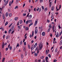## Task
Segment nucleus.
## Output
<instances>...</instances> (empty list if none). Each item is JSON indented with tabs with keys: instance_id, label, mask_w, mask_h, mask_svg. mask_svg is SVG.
I'll use <instances>...</instances> for the list:
<instances>
[{
	"instance_id": "nucleus-1",
	"label": "nucleus",
	"mask_w": 62,
	"mask_h": 62,
	"mask_svg": "<svg viewBox=\"0 0 62 62\" xmlns=\"http://www.w3.org/2000/svg\"><path fill=\"white\" fill-rule=\"evenodd\" d=\"M42 43L41 42H40V43L39 44V47H40V48H39V50H40L41 49H42V46H43V45H42Z\"/></svg>"
},
{
	"instance_id": "nucleus-2",
	"label": "nucleus",
	"mask_w": 62,
	"mask_h": 62,
	"mask_svg": "<svg viewBox=\"0 0 62 62\" xmlns=\"http://www.w3.org/2000/svg\"><path fill=\"white\" fill-rule=\"evenodd\" d=\"M32 22V20H28L27 21H26V24H28V23H31Z\"/></svg>"
},
{
	"instance_id": "nucleus-3",
	"label": "nucleus",
	"mask_w": 62,
	"mask_h": 62,
	"mask_svg": "<svg viewBox=\"0 0 62 62\" xmlns=\"http://www.w3.org/2000/svg\"><path fill=\"white\" fill-rule=\"evenodd\" d=\"M52 28L53 32H54L55 31L54 30V25H53L52 27Z\"/></svg>"
},
{
	"instance_id": "nucleus-4",
	"label": "nucleus",
	"mask_w": 62,
	"mask_h": 62,
	"mask_svg": "<svg viewBox=\"0 0 62 62\" xmlns=\"http://www.w3.org/2000/svg\"><path fill=\"white\" fill-rule=\"evenodd\" d=\"M42 35L43 36H45V32H43L42 33Z\"/></svg>"
},
{
	"instance_id": "nucleus-5",
	"label": "nucleus",
	"mask_w": 62,
	"mask_h": 62,
	"mask_svg": "<svg viewBox=\"0 0 62 62\" xmlns=\"http://www.w3.org/2000/svg\"><path fill=\"white\" fill-rule=\"evenodd\" d=\"M38 29H36L35 30V34H37V33L38 32Z\"/></svg>"
},
{
	"instance_id": "nucleus-6",
	"label": "nucleus",
	"mask_w": 62,
	"mask_h": 62,
	"mask_svg": "<svg viewBox=\"0 0 62 62\" xmlns=\"http://www.w3.org/2000/svg\"><path fill=\"white\" fill-rule=\"evenodd\" d=\"M49 5L50 8H51V6H52V2H50L49 3Z\"/></svg>"
},
{
	"instance_id": "nucleus-7",
	"label": "nucleus",
	"mask_w": 62,
	"mask_h": 62,
	"mask_svg": "<svg viewBox=\"0 0 62 62\" xmlns=\"http://www.w3.org/2000/svg\"><path fill=\"white\" fill-rule=\"evenodd\" d=\"M37 43H36L34 46V48H36L37 47Z\"/></svg>"
},
{
	"instance_id": "nucleus-8",
	"label": "nucleus",
	"mask_w": 62,
	"mask_h": 62,
	"mask_svg": "<svg viewBox=\"0 0 62 62\" xmlns=\"http://www.w3.org/2000/svg\"><path fill=\"white\" fill-rule=\"evenodd\" d=\"M38 23V21H35V23H34V25H35V26H36V25H37V23Z\"/></svg>"
},
{
	"instance_id": "nucleus-9",
	"label": "nucleus",
	"mask_w": 62,
	"mask_h": 62,
	"mask_svg": "<svg viewBox=\"0 0 62 62\" xmlns=\"http://www.w3.org/2000/svg\"><path fill=\"white\" fill-rule=\"evenodd\" d=\"M56 37H57V38H58L59 37V34H58V32H57V34L56 36Z\"/></svg>"
},
{
	"instance_id": "nucleus-10",
	"label": "nucleus",
	"mask_w": 62,
	"mask_h": 62,
	"mask_svg": "<svg viewBox=\"0 0 62 62\" xmlns=\"http://www.w3.org/2000/svg\"><path fill=\"white\" fill-rule=\"evenodd\" d=\"M18 19V17H15V21H17Z\"/></svg>"
},
{
	"instance_id": "nucleus-11",
	"label": "nucleus",
	"mask_w": 62,
	"mask_h": 62,
	"mask_svg": "<svg viewBox=\"0 0 62 62\" xmlns=\"http://www.w3.org/2000/svg\"><path fill=\"white\" fill-rule=\"evenodd\" d=\"M5 45V44H4V42H3V43L2 45V48H4V47Z\"/></svg>"
},
{
	"instance_id": "nucleus-12",
	"label": "nucleus",
	"mask_w": 62,
	"mask_h": 62,
	"mask_svg": "<svg viewBox=\"0 0 62 62\" xmlns=\"http://www.w3.org/2000/svg\"><path fill=\"white\" fill-rule=\"evenodd\" d=\"M42 26L41 27H39V29H41V30H42Z\"/></svg>"
},
{
	"instance_id": "nucleus-13",
	"label": "nucleus",
	"mask_w": 62,
	"mask_h": 62,
	"mask_svg": "<svg viewBox=\"0 0 62 62\" xmlns=\"http://www.w3.org/2000/svg\"><path fill=\"white\" fill-rule=\"evenodd\" d=\"M33 45H32L31 46V49L32 50H33L34 48V47H33Z\"/></svg>"
},
{
	"instance_id": "nucleus-14",
	"label": "nucleus",
	"mask_w": 62,
	"mask_h": 62,
	"mask_svg": "<svg viewBox=\"0 0 62 62\" xmlns=\"http://www.w3.org/2000/svg\"><path fill=\"white\" fill-rule=\"evenodd\" d=\"M48 57H46L45 60L46 61H48Z\"/></svg>"
},
{
	"instance_id": "nucleus-15",
	"label": "nucleus",
	"mask_w": 62,
	"mask_h": 62,
	"mask_svg": "<svg viewBox=\"0 0 62 62\" xmlns=\"http://www.w3.org/2000/svg\"><path fill=\"white\" fill-rule=\"evenodd\" d=\"M14 26H12L11 27V29H12V30H14Z\"/></svg>"
},
{
	"instance_id": "nucleus-16",
	"label": "nucleus",
	"mask_w": 62,
	"mask_h": 62,
	"mask_svg": "<svg viewBox=\"0 0 62 62\" xmlns=\"http://www.w3.org/2000/svg\"><path fill=\"white\" fill-rule=\"evenodd\" d=\"M54 9V6H53L51 10H53Z\"/></svg>"
},
{
	"instance_id": "nucleus-17",
	"label": "nucleus",
	"mask_w": 62,
	"mask_h": 62,
	"mask_svg": "<svg viewBox=\"0 0 62 62\" xmlns=\"http://www.w3.org/2000/svg\"><path fill=\"white\" fill-rule=\"evenodd\" d=\"M62 40H61V41L59 44L60 45H62Z\"/></svg>"
},
{
	"instance_id": "nucleus-18",
	"label": "nucleus",
	"mask_w": 62,
	"mask_h": 62,
	"mask_svg": "<svg viewBox=\"0 0 62 62\" xmlns=\"http://www.w3.org/2000/svg\"><path fill=\"white\" fill-rule=\"evenodd\" d=\"M19 21H20V24H21L22 23V20H19Z\"/></svg>"
},
{
	"instance_id": "nucleus-19",
	"label": "nucleus",
	"mask_w": 62,
	"mask_h": 62,
	"mask_svg": "<svg viewBox=\"0 0 62 62\" xmlns=\"http://www.w3.org/2000/svg\"><path fill=\"white\" fill-rule=\"evenodd\" d=\"M33 25V23H31L29 25V27H30V26H31V25Z\"/></svg>"
},
{
	"instance_id": "nucleus-20",
	"label": "nucleus",
	"mask_w": 62,
	"mask_h": 62,
	"mask_svg": "<svg viewBox=\"0 0 62 62\" xmlns=\"http://www.w3.org/2000/svg\"><path fill=\"white\" fill-rule=\"evenodd\" d=\"M8 13H6V17H8Z\"/></svg>"
},
{
	"instance_id": "nucleus-21",
	"label": "nucleus",
	"mask_w": 62,
	"mask_h": 62,
	"mask_svg": "<svg viewBox=\"0 0 62 62\" xmlns=\"http://www.w3.org/2000/svg\"><path fill=\"white\" fill-rule=\"evenodd\" d=\"M58 51V49H57V48H56L55 50V53H57V52Z\"/></svg>"
},
{
	"instance_id": "nucleus-22",
	"label": "nucleus",
	"mask_w": 62,
	"mask_h": 62,
	"mask_svg": "<svg viewBox=\"0 0 62 62\" xmlns=\"http://www.w3.org/2000/svg\"><path fill=\"white\" fill-rule=\"evenodd\" d=\"M49 28H52V25H51V24H49Z\"/></svg>"
},
{
	"instance_id": "nucleus-23",
	"label": "nucleus",
	"mask_w": 62,
	"mask_h": 62,
	"mask_svg": "<svg viewBox=\"0 0 62 62\" xmlns=\"http://www.w3.org/2000/svg\"><path fill=\"white\" fill-rule=\"evenodd\" d=\"M9 38V36H7L6 37V39H8Z\"/></svg>"
},
{
	"instance_id": "nucleus-24",
	"label": "nucleus",
	"mask_w": 62,
	"mask_h": 62,
	"mask_svg": "<svg viewBox=\"0 0 62 62\" xmlns=\"http://www.w3.org/2000/svg\"><path fill=\"white\" fill-rule=\"evenodd\" d=\"M60 51H59L57 53V55H59V53H60Z\"/></svg>"
},
{
	"instance_id": "nucleus-25",
	"label": "nucleus",
	"mask_w": 62,
	"mask_h": 62,
	"mask_svg": "<svg viewBox=\"0 0 62 62\" xmlns=\"http://www.w3.org/2000/svg\"><path fill=\"white\" fill-rule=\"evenodd\" d=\"M53 18H54V14H53L51 16V19H53Z\"/></svg>"
},
{
	"instance_id": "nucleus-26",
	"label": "nucleus",
	"mask_w": 62,
	"mask_h": 62,
	"mask_svg": "<svg viewBox=\"0 0 62 62\" xmlns=\"http://www.w3.org/2000/svg\"><path fill=\"white\" fill-rule=\"evenodd\" d=\"M20 45H22V44H23V41L22 40H21L20 41Z\"/></svg>"
},
{
	"instance_id": "nucleus-27",
	"label": "nucleus",
	"mask_w": 62,
	"mask_h": 62,
	"mask_svg": "<svg viewBox=\"0 0 62 62\" xmlns=\"http://www.w3.org/2000/svg\"><path fill=\"white\" fill-rule=\"evenodd\" d=\"M2 57L1 56V52H0V59H1V57Z\"/></svg>"
},
{
	"instance_id": "nucleus-28",
	"label": "nucleus",
	"mask_w": 62,
	"mask_h": 62,
	"mask_svg": "<svg viewBox=\"0 0 62 62\" xmlns=\"http://www.w3.org/2000/svg\"><path fill=\"white\" fill-rule=\"evenodd\" d=\"M5 58H3V59H2V62H4V60H5Z\"/></svg>"
},
{
	"instance_id": "nucleus-29",
	"label": "nucleus",
	"mask_w": 62,
	"mask_h": 62,
	"mask_svg": "<svg viewBox=\"0 0 62 62\" xmlns=\"http://www.w3.org/2000/svg\"><path fill=\"white\" fill-rule=\"evenodd\" d=\"M33 36H34V31H32V37H33Z\"/></svg>"
},
{
	"instance_id": "nucleus-30",
	"label": "nucleus",
	"mask_w": 62,
	"mask_h": 62,
	"mask_svg": "<svg viewBox=\"0 0 62 62\" xmlns=\"http://www.w3.org/2000/svg\"><path fill=\"white\" fill-rule=\"evenodd\" d=\"M23 54H21V58H23Z\"/></svg>"
},
{
	"instance_id": "nucleus-31",
	"label": "nucleus",
	"mask_w": 62,
	"mask_h": 62,
	"mask_svg": "<svg viewBox=\"0 0 62 62\" xmlns=\"http://www.w3.org/2000/svg\"><path fill=\"white\" fill-rule=\"evenodd\" d=\"M8 24V22H7L5 24V25L6 26Z\"/></svg>"
},
{
	"instance_id": "nucleus-32",
	"label": "nucleus",
	"mask_w": 62,
	"mask_h": 62,
	"mask_svg": "<svg viewBox=\"0 0 62 62\" xmlns=\"http://www.w3.org/2000/svg\"><path fill=\"white\" fill-rule=\"evenodd\" d=\"M9 15V17H11V16H12V14H11V13Z\"/></svg>"
},
{
	"instance_id": "nucleus-33",
	"label": "nucleus",
	"mask_w": 62,
	"mask_h": 62,
	"mask_svg": "<svg viewBox=\"0 0 62 62\" xmlns=\"http://www.w3.org/2000/svg\"><path fill=\"white\" fill-rule=\"evenodd\" d=\"M11 29H10L8 31V33L9 34H10V32L11 31Z\"/></svg>"
},
{
	"instance_id": "nucleus-34",
	"label": "nucleus",
	"mask_w": 62,
	"mask_h": 62,
	"mask_svg": "<svg viewBox=\"0 0 62 62\" xmlns=\"http://www.w3.org/2000/svg\"><path fill=\"white\" fill-rule=\"evenodd\" d=\"M14 1V0H12V1H11H11H10V3L11 4H13V2Z\"/></svg>"
},
{
	"instance_id": "nucleus-35",
	"label": "nucleus",
	"mask_w": 62,
	"mask_h": 62,
	"mask_svg": "<svg viewBox=\"0 0 62 62\" xmlns=\"http://www.w3.org/2000/svg\"><path fill=\"white\" fill-rule=\"evenodd\" d=\"M18 8V6H16L15 8V9H16V8Z\"/></svg>"
},
{
	"instance_id": "nucleus-36",
	"label": "nucleus",
	"mask_w": 62,
	"mask_h": 62,
	"mask_svg": "<svg viewBox=\"0 0 62 62\" xmlns=\"http://www.w3.org/2000/svg\"><path fill=\"white\" fill-rule=\"evenodd\" d=\"M37 55L38 54L36 53H35L34 54V55H35V56H37Z\"/></svg>"
},
{
	"instance_id": "nucleus-37",
	"label": "nucleus",
	"mask_w": 62,
	"mask_h": 62,
	"mask_svg": "<svg viewBox=\"0 0 62 62\" xmlns=\"http://www.w3.org/2000/svg\"><path fill=\"white\" fill-rule=\"evenodd\" d=\"M37 50H39V49H38V46L36 48L35 51H37Z\"/></svg>"
},
{
	"instance_id": "nucleus-38",
	"label": "nucleus",
	"mask_w": 62,
	"mask_h": 62,
	"mask_svg": "<svg viewBox=\"0 0 62 62\" xmlns=\"http://www.w3.org/2000/svg\"><path fill=\"white\" fill-rule=\"evenodd\" d=\"M44 57V56H42V57H41V59H43Z\"/></svg>"
},
{
	"instance_id": "nucleus-39",
	"label": "nucleus",
	"mask_w": 62,
	"mask_h": 62,
	"mask_svg": "<svg viewBox=\"0 0 62 62\" xmlns=\"http://www.w3.org/2000/svg\"><path fill=\"white\" fill-rule=\"evenodd\" d=\"M46 54H47L48 53V51H47V50H46Z\"/></svg>"
},
{
	"instance_id": "nucleus-40",
	"label": "nucleus",
	"mask_w": 62,
	"mask_h": 62,
	"mask_svg": "<svg viewBox=\"0 0 62 62\" xmlns=\"http://www.w3.org/2000/svg\"><path fill=\"white\" fill-rule=\"evenodd\" d=\"M19 43H17V45L16 47V48H17V47H19Z\"/></svg>"
},
{
	"instance_id": "nucleus-41",
	"label": "nucleus",
	"mask_w": 62,
	"mask_h": 62,
	"mask_svg": "<svg viewBox=\"0 0 62 62\" xmlns=\"http://www.w3.org/2000/svg\"><path fill=\"white\" fill-rule=\"evenodd\" d=\"M26 30H28V27H27L26 28Z\"/></svg>"
},
{
	"instance_id": "nucleus-42",
	"label": "nucleus",
	"mask_w": 62,
	"mask_h": 62,
	"mask_svg": "<svg viewBox=\"0 0 62 62\" xmlns=\"http://www.w3.org/2000/svg\"><path fill=\"white\" fill-rule=\"evenodd\" d=\"M41 10V8H40L39 10V12H40Z\"/></svg>"
},
{
	"instance_id": "nucleus-43",
	"label": "nucleus",
	"mask_w": 62,
	"mask_h": 62,
	"mask_svg": "<svg viewBox=\"0 0 62 62\" xmlns=\"http://www.w3.org/2000/svg\"><path fill=\"white\" fill-rule=\"evenodd\" d=\"M23 50H25V49H26V48L25 47H23Z\"/></svg>"
},
{
	"instance_id": "nucleus-44",
	"label": "nucleus",
	"mask_w": 62,
	"mask_h": 62,
	"mask_svg": "<svg viewBox=\"0 0 62 62\" xmlns=\"http://www.w3.org/2000/svg\"><path fill=\"white\" fill-rule=\"evenodd\" d=\"M43 2V0H40V2L42 3Z\"/></svg>"
},
{
	"instance_id": "nucleus-45",
	"label": "nucleus",
	"mask_w": 62,
	"mask_h": 62,
	"mask_svg": "<svg viewBox=\"0 0 62 62\" xmlns=\"http://www.w3.org/2000/svg\"><path fill=\"white\" fill-rule=\"evenodd\" d=\"M36 10L37 11H38L39 10V8H36Z\"/></svg>"
},
{
	"instance_id": "nucleus-46",
	"label": "nucleus",
	"mask_w": 62,
	"mask_h": 62,
	"mask_svg": "<svg viewBox=\"0 0 62 62\" xmlns=\"http://www.w3.org/2000/svg\"><path fill=\"white\" fill-rule=\"evenodd\" d=\"M3 19H4L5 18V16L4 15L3 16Z\"/></svg>"
},
{
	"instance_id": "nucleus-47",
	"label": "nucleus",
	"mask_w": 62,
	"mask_h": 62,
	"mask_svg": "<svg viewBox=\"0 0 62 62\" xmlns=\"http://www.w3.org/2000/svg\"><path fill=\"white\" fill-rule=\"evenodd\" d=\"M11 4H12L11 3H10V2L9 3V6H11Z\"/></svg>"
},
{
	"instance_id": "nucleus-48",
	"label": "nucleus",
	"mask_w": 62,
	"mask_h": 62,
	"mask_svg": "<svg viewBox=\"0 0 62 62\" xmlns=\"http://www.w3.org/2000/svg\"><path fill=\"white\" fill-rule=\"evenodd\" d=\"M52 36H52V34H50V37H52Z\"/></svg>"
},
{
	"instance_id": "nucleus-49",
	"label": "nucleus",
	"mask_w": 62,
	"mask_h": 62,
	"mask_svg": "<svg viewBox=\"0 0 62 62\" xmlns=\"http://www.w3.org/2000/svg\"><path fill=\"white\" fill-rule=\"evenodd\" d=\"M57 61V60H54V62H56Z\"/></svg>"
},
{
	"instance_id": "nucleus-50",
	"label": "nucleus",
	"mask_w": 62,
	"mask_h": 62,
	"mask_svg": "<svg viewBox=\"0 0 62 62\" xmlns=\"http://www.w3.org/2000/svg\"><path fill=\"white\" fill-rule=\"evenodd\" d=\"M26 15V13L23 14V16H25Z\"/></svg>"
},
{
	"instance_id": "nucleus-51",
	"label": "nucleus",
	"mask_w": 62,
	"mask_h": 62,
	"mask_svg": "<svg viewBox=\"0 0 62 62\" xmlns=\"http://www.w3.org/2000/svg\"><path fill=\"white\" fill-rule=\"evenodd\" d=\"M10 50H11L12 49V47L11 46H10Z\"/></svg>"
},
{
	"instance_id": "nucleus-52",
	"label": "nucleus",
	"mask_w": 62,
	"mask_h": 62,
	"mask_svg": "<svg viewBox=\"0 0 62 62\" xmlns=\"http://www.w3.org/2000/svg\"><path fill=\"white\" fill-rule=\"evenodd\" d=\"M9 0H8L7 1H6V4H8V1H9Z\"/></svg>"
},
{
	"instance_id": "nucleus-53",
	"label": "nucleus",
	"mask_w": 62,
	"mask_h": 62,
	"mask_svg": "<svg viewBox=\"0 0 62 62\" xmlns=\"http://www.w3.org/2000/svg\"><path fill=\"white\" fill-rule=\"evenodd\" d=\"M48 56L49 57H51V55H50V54H48Z\"/></svg>"
},
{
	"instance_id": "nucleus-54",
	"label": "nucleus",
	"mask_w": 62,
	"mask_h": 62,
	"mask_svg": "<svg viewBox=\"0 0 62 62\" xmlns=\"http://www.w3.org/2000/svg\"><path fill=\"white\" fill-rule=\"evenodd\" d=\"M4 28L2 27H1V28H0V29H3Z\"/></svg>"
},
{
	"instance_id": "nucleus-55",
	"label": "nucleus",
	"mask_w": 62,
	"mask_h": 62,
	"mask_svg": "<svg viewBox=\"0 0 62 62\" xmlns=\"http://www.w3.org/2000/svg\"><path fill=\"white\" fill-rule=\"evenodd\" d=\"M37 54H39V50H38V49L37 50Z\"/></svg>"
},
{
	"instance_id": "nucleus-56",
	"label": "nucleus",
	"mask_w": 62,
	"mask_h": 62,
	"mask_svg": "<svg viewBox=\"0 0 62 62\" xmlns=\"http://www.w3.org/2000/svg\"><path fill=\"white\" fill-rule=\"evenodd\" d=\"M41 61V59L39 60H38V62H40Z\"/></svg>"
},
{
	"instance_id": "nucleus-57",
	"label": "nucleus",
	"mask_w": 62,
	"mask_h": 62,
	"mask_svg": "<svg viewBox=\"0 0 62 62\" xmlns=\"http://www.w3.org/2000/svg\"><path fill=\"white\" fill-rule=\"evenodd\" d=\"M50 31V29L49 28V29H48L47 31H48V32H49V31Z\"/></svg>"
},
{
	"instance_id": "nucleus-58",
	"label": "nucleus",
	"mask_w": 62,
	"mask_h": 62,
	"mask_svg": "<svg viewBox=\"0 0 62 62\" xmlns=\"http://www.w3.org/2000/svg\"><path fill=\"white\" fill-rule=\"evenodd\" d=\"M29 17L30 18H32V15H30L29 16Z\"/></svg>"
},
{
	"instance_id": "nucleus-59",
	"label": "nucleus",
	"mask_w": 62,
	"mask_h": 62,
	"mask_svg": "<svg viewBox=\"0 0 62 62\" xmlns=\"http://www.w3.org/2000/svg\"><path fill=\"white\" fill-rule=\"evenodd\" d=\"M14 30H13V31L12 32V33H11L12 34H13V33H14Z\"/></svg>"
},
{
	"instance_id": "nucleus-60",
	"label": "nucleus",
	"mask_w": 62,
	"mask_h": 62,
	"mask_svg": "<svg viewBox=\"0 0 62 62\" xmlns=\"http://www.w3.org/2000/svg\"><path fill=\"white\" fill-rule=\"evenodd\" d=\"M26 42H24V45H26Z\"/></svg>"
},
{
	"instance_id": "nucleus-61",
	"label": "nucleus",
	"mask_w": 62,
	"mask_h": 62,
	"mask_svg": "<svg viewBox=\"0 0 62 62\" xmlns=\"http://www.w3.org/2000/svg\"><path fill=\"white\" fill-rule=\"evenodd\" d=\"M42 8L43 9H44V7L43 6H42Z\"/></svg>"
},
{
	"instance_id": "nucleus-62",
	"label": "nucleus",
	"mask_w": 62,
	"mask_h": 62,
	"mask_svg": "<svg viewBox=\"0 0 62 62\" xmlns=\"http://www.w3.org/2000/svg\"><path fill=\"white\" fill-rule=\"evenodd\" d=\"M47 23H49L50 22V21H49L48 19L47 20Z\"/></svg>"
},
{
	"instance_id": "nucleus-63",
	"label": "nucleus",
	"mask_w": 62,
	"mask_h": 62,
	"mask_svg": "<svg viewBox=\"0 0 62 62\" xmlns=\"http://www.w3.org/2000/svg\"><path fill=\"white\" fill-rule=\"evenodd\" d=\"M28 48H29V49H30V45H28Z\"/></svg>"
},
{
	"instance_id": "nucleus-64",
	"label": "nucleus",
	"mask_w": 62,
	"mask_h": 62,
	"mask_svg": "<svg viewBox=\"0 0 62 62\" xmlns=\"http://www.w3.org/2000/svg\"><path fill=\"white\" fill-rule=\"evenodd\" d=\"M47 8H46L45 9V10H46H46H47Z\"/></svg>"
}]
</instances>
